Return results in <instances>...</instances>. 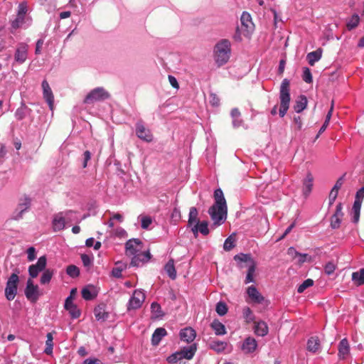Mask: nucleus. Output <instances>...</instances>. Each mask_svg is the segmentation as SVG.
<instances>
[{
  "label": "nucleus",
  "mask_w": 364,
  "mask_h": 364,
  "mask_svg": "<svg viewBox=\"0 0 364 364\" xmlns=\"http://www.w3.org/2000/svg\"><path fill=\"white\" fill-rule=\"evenodd\" d=\"M214 198L215 203L210 207L208 214L214 225H220L226 220L228 214L226 200L220 188L215 190Z\"/></svg>",
  "instance_id": "f257e3e1"
},
{
  "label": "nucleus",
  "mask_w": 364,
  "mask_h": 364,
  "mask_svg": "<svg viewBox=\"0 0 364 364\" xmlns=\"http://www.w3.org/2000/svg\"><path fill=\"white\" fill-rule=\"evenodd\" d=\"M230 42L227 39H222L215 46V60L218 66L228 63L230 57Z\"/></svg>",
  "instance_id": "f03ea898"
},
{
  "label": "nucleus",
  "mask_w": 364,
  "mask_h": 364,
  "mask_svg": "<svg viewBox=\"0 0 364 364\" xmlns=\"http://www.w3.org/2000/svg\"><path fill=\"white\" fill-rule=\"evenodd\" d=\"M290 82L288 79L285 78L282 80L279 89V115L280 117H284L290 105Z\"/></svg>",
  "instance_id": "7ed1b4c3"
},
{
  "label": "nucleus",
  "mask_w": 364,
  "mask_h": 364,
  "mask_svg": "<svg viewBox=\"0 0 364 364\" xmlns=\"http://www.w3.org/2000/svg\"><path fill=\"white\" fill-rule=\"evenodd\" d=\"M28 55L29 45L26 42L18 43L14 50L13 65H23L27 60Z\"/></svg>",
  "instance_id": "20e7f679"
},
{
  "label": "nucleus",
  "mask_w": 364,
  "mask_h": 364,
  "mask_svg": "<svg viewBox=\"0 0 364 364\" xmlns=\"http://www.w3.org/2000/svg\"><path fill=\"white\" fill-rule=\"evenodd\" d=\"M31 199L29 196L24 195L19 198L18 204L11 215V219L19 220L23 218V214L31 208Z\"/></svg>",
  "instance_id": "39448f33"
},
{
  "label": "nucleus",
  "mask_w": 364,
  "mask_h": 364,
  "mask_svg": "<svg viewBox=\"0 0 364 364\" xmlns=\"http://www.w3.org/2000/svg\"><path fill=\"white\" fill-rule=\"evenodd\" d=\"M18 272L12 273L9 277L4 290L5 296L7 300L12 301L17 294L18 284L19 282Z\"/></svg>",
  "instance_id": "423d86ee"
},
{
  "label": "nucleus",
  "mask_w": 364,
  "mask_h": 364,
  "mask_svg": "<svg viewBox=\"0 0 364 364\" xmlns=\"http://www.w3.org/2000/svg\"><path fill=\"white\" fill-rule=\"evenodd\" d=\"M109 97V94L103 87H98L92 90L85 97L84 102L91 104L95 102L103 101Z\"/></svg>",
  "instance_id": "0eeeda50"
},
{
  "label": "nucleus",
  "mask_w": 364,
  "mask_h": 364,
  "mask_svg": "<svg viewBox=\"0 0 364 364\" xmlns=\"http://www.w3.org/2000/svg\"><path fill=\"white\" fill-rule=\"evenodd\" d=\"M24 294L26 299L32 303H36L41 295L38 286L34 284L33 281L31 278L26 282Z\"/></svg>",
  "instance_id": "6e6552de"
},
{
  "label": "nucleus",
  "mask_w": 364,
  "mask_h": 364,
  "mask_svg": "<svg viewBox=\"0 0 364 364\" xmlns=\"http://www.w3.org/2000/svg\"><path fill=\"white\" fill-rule=\"evenodd\" d=\"M73 214L72 211L60 212L55 215L52 221L53 229L55 232L60 231L65 227L66 219Z\"/></svg>",
  "instance_id": "1a4fd4ad"
},
{
  "label": "nucleus",
  "mask_w": 364,
  "mask_h": 364,
  "mask_svg": "<svg viewBox=\"0 0 364 364\" xmlns=\"http://www.w3.org/2000/svg\"><path fill=\"white\" fill-rule=\"evenodd\" d=\"M145 299V294L140 289L134 291L132 296L129 300L127 309L128 310L139 309Z\"/></svg>",
  "instance_id": "9d476101"
},
{
  "label": "nucleus",
  "mask_w": 364,
  "mask_h": 364,
  "mask_svg": "<svg viewBox=\"0 0 364 364\" xmlns=\"http://www.w3.org/2000/svg\"><path fill=\"white\" fill-rule=\"evenodd\" d=\"M46 264L47 258L43 255L38 258L36 264L30 265L28 267V274L31 279L37 277L41 272H43L46 267Z\"/></svg>",
  "instance_id": "9b49d317"
},
{
  "label": "nucleus",
  "mask_w": 364,
  "mask_h": 364,
  "mask_svg": "<svg viewBox=\"0 0 364 364\" xmlns=\"http://www.w3.org/2000/svg\"><path fill=\"white\" fill-rule=\"evenodd\" d=\"M136 135L141 140L150 142L153 140V135L149 130L146 128L143 122L139 121L136 123Z\"/></svg>",
  "instance_id": "f8f14e48"
},
{
  "label": "nucleus",
  "mask_w": 364,
  "mask_h": 364,
  "mask_svg": "<svg viewBox=\"0 0 364 364\" xmlns=\"http://www.w3.org/2000/svg\"><path fill=\"white\" fill-rule=\"evenodd\" d=\"M32 23V18L26 15H17L16 18L11 21V27L14 29H26Z\"/></svg>",
  "instance_id": "ddd939ff"
},
{
  "label": "nucleus",
  "mask_w": 364,
  "mask_h": 364,
  "mask_svg": "<svg viewBox=\"0 0 364 364\" xmlns=\"http://www.w3.org/2000/svg\"><path fill=\"white\" fill-rule=\"evenodd\" d=\"M130 257L132 258L131 265L134 267H139L150 259L151 254L149 251L143 252L141 250Z\"/></svg>",
  "instance_id": "4468645a"
},
{
  "label": "nucleus",
  "mask_w": 364,
  "mask_h": 364,
  "mask_svg": "<svg viewBox=\"0 0 364 364\" xmlns=\"http://www.w3.org/2000/svg\"><path fill=\"white\" fill-rule=\"evenodd\" d=\"M126 255L132 257L141 250V242L139 239H130L125 244Z\"/></svg>",
  "instance_id": "2eb2a0df"
},
{
  "label": "nucleus",
  "mask_w": 364,
  "mask_h": 364,
  "mask_svg": "<svg viewBox=\"0 0 364 364\" xmlns=\"http://www.w3.org/2000/svg\"><path fill=\"white\" fill-rule=\"evenodd\" d=\"M342 210H343L342 204L338 203L336 205L335 213L331 216V227L332 229L339 228L341 223L343 216Z\"/></svg>",
  "instance_id": "dca6fc26"
},
{
  "label": "nucleus",
  "mask_w": 364,
  "mask_h": 364,
  "mask_svg": "<svg viewBox=\"0 0 364 364\" xmlns=\"http://www.w3.org/2000/svg\"><path fill=\"white\" fill-rule=\"evenodd\" d=\"M43 97L49 105L50 109L53 108L54 96L48 82L44 80L42 82Z\"/></svg>",
  "instance_id": "f3484780"
},
{
  "label": "nucleus",
  "mask_w": 364,
  "mask_h": 364,
  "mask_svg": "<svg viewBox=\"0 0 364 364\" xmlns=\"http://www.w3.org/2000/svg\"><path fill=\"white\" fill-rule=\"evenodd\" d=\"M240 21L242 26L245 28L247 32L245 35L248 36L254 28V23L252 21L250 14L246 11H243L240 17Z\"/></svg>",
  "instance_id": "a211bd4d"
},
{
  "label": "nucleus",
  "mask_w": 364,
  "mask_h": 364,
  "mask_svg": "<svg viewBox=\"0 0 364 364\" xmlns=\"http://www.w3.org/2000/svg\"><path fill=\"white\" fill-rule=\"evenodd\" d=\"M64 306L65 309L69 311L73 318H77L80 317V311L74 304L72 296L66 298Z\"/></svg>",
  "instance_id": "6ab92c4d"
},
{
  "label": "nucleus",
  "mask_w": 364,
  "mask_h": 364,
  "mask_svg": "<svg viewBox=\"0 0 364 364\" xmlns=\"http://www.w3.org/2000/svg\"><path fill=\"white\" fill-rule=\"evenodd\" d=\"M257 347V343L256 340L252 337L246 338L242 345V350L245 353H253Z\"/></svg>",
  "instance_id": "aec40b11"
},
{
  "label": "nucleus",
  "mask_w": 364,
  "mask_h": 364,
  "mask_svg": "<svg viewBox=\"0 0 364 364\" xmlns=\"http://www.w3.org/2000/svg\"><path fill=\"white\" fill-rule=\"evenodd\" d=\"M350 353V346L347 338H343L338 345V356L340 360H345Z\"/></svg>",
  "instance_id": "412c9836"
},
{
  "label": "nucleus",
  "mask_w": 364,
  "mask_h": 364,
  "mask_svg": "<svg viewBox=\"0 0 364 364\" xmlns=\"http://www.w3.org/2000/svg\"><path fill=\"white\" fill-rule=\"evenodd\" d=\"M234 260L237 262V264L240 267V268L244 267L242 263H247V267H249V265H251L252 263H255L250 254H237L234 256Z\"/></svg>",
  "instance_id": "4be33fe9"
},
{
  "label": "nucleus",
  "mask_w": 364,
  "mask_h": 364,
  "mask_svg": "<svg viewBox=\"0 0 364 364\" xmlns=\"http://www.w3.org/2000/svg\"><path fill=\"white\" fill-rule=\"evenodd\" d=\"M196 331L191 327L185 328L180 331V338L181 341L187 343L192 342L196 338Z\"/></svg>",
  "instance_id": "5701e85b"
},
{
  "label": "nucleus",
  "mask_w": 364,
  "mask_h": 364,
  "mask_svg": "<svg viewBox=\"0 0 364 364\" xmlns=\"http://www.w3.org/2000/svg\"><path fill=\"white\" fill-rule=\"evenodd\" d=\"M81 294L85 300L90 301L97 296V291L93 285H88L82 289Z\"/></svg>",
  "instance_id": "b1692460"
},
{
  "label": "nucleus",
  "mask_w": 364,
  "mask_h": 364,
  "mask_svg": "<svg viewBox=\"0 0 364 364\" xmlns=\"http://www.w3.org/2000/svg\"><path fill=\"white\" fill-rule=\"evenodd\" d=\"M197 350L196 344L193 343L191 346L183 348L179 353L181 355L182 359L186 358L191 360L193 358Z\"/></svg>",
  "instance_id": "393cba45"
},
{
  "label": "nucleus",
  "mask_w": 364,
  "mask_h": 364,
  "mask_svg": "<svg viewBox=\"0 0 364 364\" xmlns=\"http://www.w3.org/2000/svg\"><path fill=\"white\" fill-rule=\"evenodd\" d=\"M247 294L249 297L257 304H261L264 301V297L260 294L255 286H250L247 289Z\"/></svg>",
  "instance_id": "a878e982"
},
{
  "label": "nucleus",
  "mask_w": 364,
  "mask_h": 364,
  "mask_svg": "<svg viewBox=\"0 0 364 364\" xmlns=\"http://www.w3.org/2000/svg\"><path fill=\"white\" fill-rule=\"evenodd\" d=\"M254 331L257 336L263 337L266 336L269 332L268 326L263 321L255 322L254 326Z\"/></svg>",
  "instance_id": "bb28decb"
},
{
  "label": "nucleus",
  "mask_w": 364,
  "mask_h": 364,
  "mask_svg": "<svg viewBox=\"0 0 364 364\" xmlns=\"http://www.w3.org/2000/svg\"><path fill=\"white\" fill-rule=\"evenodd\" d=\"M232 124L234 128H239L243 126V120L241 119V113L237 108L232 109L230 112Z\"/></svg>",
  "instance_id": "cd10ccee"
},
{
  "label": "nucleus",
  "mask_w": 364,
  "mask_h": 364,
  "mask_svg": "<svg viewBox=\"0 0 364 364\" xmlns=\"http://www.w3.org/2000/svg\"><path fill=\"white\" fill-rule=\"evenodd\" d=\"M167 334L166 330L164 328H157L152 334L151 343L153 346H158L161 339Z\"/></svg>",
  "instance_id": "c85d7f7f"
},
{
  "label": "nucleus",
  "mask_w": 364,
  "mask_h": 364,
  "mask_svg": "<svg viewBox=\"0 0 364 364\" xmlns=\"http://www.w3.org/2000/svg\"><path fill=\"white\" fill-rule=\"evenodd\" d=\"M210 348L218 353H223L228 346V343L218 340H213L209 343Z\"/></svg>",
  "instance_id": "c756f323"
},
{
  "label": "nucleus",
  "mask_w": 364,
  "mask_h": 364,
  "mask_svg": "<svg viewBox=\"0 0 364 364\" xmlns=\"http://www.w3.org/2000/svg\"><path fill=\"white\" fill-rule=\"evenodd\" d=\"M313 181L314 178L312 175L310 173H307L306 177L303 182V193L305 197H307L311 192Z\"/></svg>",
  "instance_id": "7c9ffc66"
},
{
  "label": "nucleus",
  "mask_w": 364,
  "mask_h": 364,
  "mask_svg": "<svg viewBox=\"0 0 364 364\" xmlns=\"http://www.w3.org/2000/svg\"><path fill=\"white\" fill-rule=\"evenodd\" d=\"M307 98L304 95H300L295 102L294 106V111L296 113H300L306 108Z\"/></svg>",
  "instance_id": "2f4dec72"
},
{
  "label": "nucleus",
  "mask_w": 364,
  "mask_h": 364,
  "mask_svg": "<svg viewBox=\"0 0 364 364\" xmlns=\"http://www.w3.org/2000/svg\"><path fill=\"white\" fill-rule=\"evenodd\" d=\"M322 56L321 49H317L307 54L306 59L310 65L313 66L315 63L318 62Z\"/></svg>",
  "instance_id": "473e14b6"
},
{
  "label": "nucleus",
  "mask_w": 364,
  "mask_h": 364,
  "mask_svg": "<svg viewBox=\"0 0 364 364\" xmlns=\"http://www.w3.org/2000/svg\"><path fill=\"white\" fill-rule=\"evenodd\" d=\"M210 326L217 336H223L226 333L225 326L218 320H214L211 323Z\"/></svg>",
  "instance_id": "72a5a7b5"
},
{
  "label": "nucleus",
  "mask_w": 364,
  "mask_h": 364,
  "mask_svg": "<svg viewBox=\"0 0 364 364\" xmlns=\"http://www.w3.org/2000/svg\"><path fill=\"white\" fill-rule=\"evenodd\" d=\"M320 341L318 337H311L307 342V349L312 353H316L320 348Z\"/></svg>",
  "instance_id": "f704fd0d"
},
{
  "label": "nucleus",
  "mask_w": 364,
  "mask_h": 364,
  "mask_svg": "<svg viewBox=\"0 0 364 364\" xmlns=\"http://www.w3.org/2000/svg\"><path fill=\"white\" fill-rule=\"evenodd\" d=\"M164 270L171 279L176 278V270L174 266L173 259H170L164 266Z\"/></svg>",
  "instance_id": "c9c22d12"
},
{
  "label": "nucleus",
  "mask_w": 364,
  "mask_h": 364,
  "mask_svg": "<svg viewBox=\"0 0 364 364\" xmlns=\"http://www.w3.org/2000/svg\"><path fill=\"white\" fill-rule=\"evenodd\" d=\"M94 314L97 321H105L108 318V314L105 311L104 306H98L94 309Z\"/></svg>",
  "instance_id": "e433bc0d"
},
{
  "label": "nucleus",
  "mask_w": 364,
  "mask_h": 364,
  "mask_svg": "<svg viewBox=\"0 0 364 364\" xmlns=\"http://www.w3.org/2000/svg\"><path fill=\"white\" fill-rule=\"evenodd\" d=\"M53 349V333H48L46 335V348L44 353L46 355H51Z\"/></svg>",
  "instance_id": "4c0bfd02"
},
{
  "label": "nucleus",
  "mask_w": 364,
  "mask_h": 364,
  "mask_svg": "<svg viewBox=\"0 0 364 364\" xmlns=\"http://www.w3.org/2000/svg\"><path fill=\"white\" fill-rule=\"evenodd\" d=\"M360 208H361V205L359 204L358 202L353 203L352 210H351V215H352V220L355 223H357L359 221L360 214Z\"/></svg>",
  "instance_id": "58836bf2"
},
{
  "label": "nucleus",
  "mask_w": 364,
  "mask_h": 364,
  "mask_svg": "<svg viewBox=\"0 0 364 364\" xmlns=\"http://www.w3.org/2000/svg\"><path fill=\"white\" fill-rule=\"evenodd\" d=\"M198 212L196 208L191 207L189 210L188 214V226H192L193 224L198 223L199 220L198 219Z\"/></svg>",
  "instance_id": "ea45409f"
},
{
  "label": "nucleus",
  "mask_w": 364,
  "mask_h": 364,
  "mask_svg": "<svg viewBox=\"0 0 364 364\" xmlns=\"http://www.w3.org/2000/svg\"><path fill=\"white\" fill-rule=\"evenodd\" d=\"M352 280L358 286L364 284V269L352 274Z\"/></svg>",
  "instance_id": "a19ab883"
},
{
  "label": "nucleus",
  "mask_w": 364,
  "mask_h": 364,
  "mask_svg": "<svg viewBox=\"0 0 364 364\" xmlns=\"http://www.w3.org/2000/svg\"><path fill=\"white\" fill-rule=\"evenodd\" d=\"M151 311L154 318H159L164 316L161 307L157 302H153L151 304Z\"/></svg>",
  "instance_id": "79ce46f5"
},
{
  "label": "nucleus",
  "mask_w": 364,
  "mask_h": 364,
  "mask_svg": "<svg viewBox=\"0 0 364 364\" xmlns=\"http://www.w3.org/2000/svg\"><path fill=\"white\" fill-rule=\"evenodd\" d=\"M53 271L50 269H45L43 274L41 276L40 282L41 284H48L53 276Z\"/></svg>",
  "instance_id": "37998d69"
},
{
  "label": "nucleus",
  "mask_w": 364,
  "mask_h": 364,
  "mask_svg": "<svg viewBox=\"0 0 364 364\" xmlns=\"http://www.w3.org/2000/svg\"><path fill=\"white\" fill-rule=\"evenodd\" d=\"M255 269H256L255 263H252L251 265H249L247 273V275H246V277L245 279V283L246 284H249V283L255 282L254 275H255Z\"/></svg>",
  "instance_id": "c03bdc74"
},
{
  "label": "nucleus",
  "mask_w": 364,
  "mask_h": 364,
  "mask_svg": "<svg viewBox=\"0 0 364 364\" xmlns=\"http://www.w3.org/2000/svg\"><path fill=\"white\" fill-rule=\"evenodd\" d=\"M360 23V17L358 14H353L347 22V28L349 31L355 28Z\"/></svg>",
  "instance_id": "a18cd8bd"
},
{
  "label": "nucleus",
  "mask_w": 364,
  "mask_h": 364,
  "mask_svg": "<svg viewBox=\"0 0 364 364\" xmlns=\"http://www.w3.org/2000/svg\"><path fill=\"white\" fill-rule=\"evenodd\" d=\"M242 315L246 322L250 323L253 321L255 316L250 307L245 306L242 309Z\"/></svg>",
  "instance_id": "49530a36"
},
{
  "label": "nucleus",
  "mask_w": 364,
  "mask_h": 364,
  "mask_svg": "<svg viewBox=\"0 0 364 364\" xmlns=\"http://www.w3.org/2000/svg\"><path fill=\"white\" fill-rule=\"evenodd\" d=\"M314 280L311 279H307L304 280L297 288L298 293H303L307 288L314 285Z\"/></svg>",
  "instance_id": "de8ad7c7"
},
{
  "label": "nucleus",
  "mask_w": 364,
  "mask_h": 364,
  "mask_svg": "<svg viewBox=\"0 0 364 364\" xmlns=\"http://www.w3.org/2000/svg\"><path fill=\"white\" fill-rule=\"evenodd\" d=\"M66 273L72 278H76L80 274V269L75 265H69L66 269Z\"/></svg>",
  "instance_id": "09e8293b"
},
{
  "label": "nucleus",
  "mask_w": 364,
  "mask_h": 364,
  "mask_svg": "<svg viewBox=\"0 0 364 364\" xmlns=\"http://www.w3.org/2000/svg\"><path fill=\"white\" fill-rule=\"evenodd\" d=\"M215 311L219 316H224L228 311V307L225 303L220 301L216 304Z\"/></svg>",
  "instance_id": "8fccbe9b"
},
{
  "label": "nucleus",
  "mask_w": 364,
  "mask_h": 364,
  "mask_svg": "<svg viewBox=\"0 0 364 364\" xmlns=\"http://www.w3.org/2000/svg\"><path fill=\"white\" fill-rule=\"evenodd\" d=\"M182 360V357L179 351L171 354L166 358V361L170 364L176 363L178 360Z\"/></svg>",
  "instance_id": "3c124183"
},
{
  "label": "nucleus",
  "mask_w": 364,
  "mask_h": 364,
  "mask_svg": "<svg viewBox=\"0 0 364 364\" xmlns=\"http://www.w3.org/2000/svg\"><path fill=\"white\" fill-rule=\"evenodd\" d=\"M141 220V226L143 229H148L150 225L152 223V219L149 216H142L140 215L139 217Z\"/></svg>",
  "instance_id": "603ef678"
},
{
  "label": "nucleus",
  "mask_w": 364,
  "mask_h": 364,
  "mask_svg": "<svg viewBox=\"0 0 364 364\" xmlns=\"http://www.w3.org/2000/svg\"><path fill=\"white\" fill-rule=\"evenodd\" d=\"M198 225L199 228V232L203 235H207L209 234V229H208V223L207 221H199L198 223Z\"/></svg>",
  "instance_id": "864d4df0"
},
{
  "label": "nucleus",
  "mask_w": 364,
  "mask_h": 364,
  "mask_svg": "<svg viewBox=\"0 0 364 364\" xmlns=\"http://www.w3.org/2000/svg\"><path fill=\"white\" fill-rule=\"evenodd\" d=\"M235 247V240L231 237H228L223 244V249L225 251H230Z\"/></svg>",
  "instance_id": "5fc2aeb1"
},
{
  "label": "nucleus",
  "mask_w": 364,
  "mask_h": 364,
  "mask_svg": "<svg viewBox=\"0 0 364 364\" xmlns=\"http://www.w3.org/2000/svg\"><path fill=\"white\" fill-rule=\"evenodd\" d=\"M302 78H303L304 81L307 83H310L312 82V80H313L312 75H311V73L309 68H304V71H303Z\"/></svg>",
  "instance_id": "6e6d98bb"
},
{
  "label": "nucleus",
  "mask_w": 364,
  "mask_h": 364,
  "mask_svg": "<svg viewBox=\"0 0 364 364\" xmlns=\"http://www.w3.org/2000/svg\"><path fill=\"white\" fill-rule=\"evenodd\" d=\"M336 269V265L333 262H329L324 266L325 273L328 275L332 274Z\"/></svg>",
  "instance_id": "4d7b16f0"
},
{
  "label": "nucleus",
  "mask_w": 364,
  "mask_h": 364,
  "mask_svg": "<svg viewBox=\"0 0 364 364\" xmlns=\"http://www.w3.org/2000/svg\"><path fill=\"white\" fill-rule=\"evenodd\" d=\"M364 198V186L360 188L355 194V198L354 202H358L359 204L362 205L363 200Z\"/></svg>",
  "instance_id": "13d9d810"
},
{
  "label": "nucleus",
  "mask_w": 364,
  "mask_h": 364,
  "mask_svg": "<svg viewBox=\"0 0 364 364\" xmlns=\"http://www.w3.org/2000/svg\"><path fill=\"white\" fill-rule=\"evenodd\" d=\"M209 102L213 107H217L220 104V99L215 93H210L209 96Z\"/></svg>",
  "instance_id": "bf43d9fd"
},
{
  "label": "nucleus",
  "mask_w": 364,
  "mask_h": 364,
  "mask_svg": "<svg viewBox=\"0 0 364 364\" xmlns=\"http://www.w3.org/2000/svg\"><path fill=\"white\" fill-rule=\"evenodd\" d=\"M81 260L85 267H90L92 263V259L86 254H82L81 255Z\"/></svg>",
  "instance_id": "052dcab7"
},
{
  "label": "nucleus",
  "mask_w": 364,
  "mask_h": 364,
  "mask_svg": "<svg viewBox=\"0 0 364 364\" xmlns=\"http://www.w3.org/2000/svg\"><path fill=\"white\" fill-rule=\"evenodd\" d=\"M27 258L29 262H32L36 259V249L33 247L28 248Z\"/></svg>",
  "instance_id": "680f3d73"
},
{
  "label": "nucleus",
  "mask_w": 364,
  "mask_h": 364,
  "mask_svg": "<svg viewBox=\"0 0 364 364\" xmlns=\"http://www.w3.org/2000/svg\"><path fill=\"white\" fill-rule=\"evenodd\" d=\"M43 43H44V41L42 38H40L36 41V48H35V54L36 55L41 54V50H42Z\"/></svg>",
  "instance_id": "e2e57ef3"
},
{
  "label": "nucleus",
  "mask_w": 364,
  "mask_h": 364,
  "mask_svg": "<svg viewBox=\"0 0 364 364\" xmlns=\"http://www.w3.org/2000/svg\"><path fill=\"white\" fill-rule=\"evenodd\" d=\"M25 109L26 107H20L16 109L15 117L17 119L21 120L25 117Z\"/></svg>",
  "instance_id": "0e129e2a"
},
{
  "label": "nucleus",
  "mask_w": 364,
  "mask_h": 364,
  "mask_svg": "<svg viewBox=\"0 0 364 364\" xmlns=\"http://www.w3.org/2000/svg\"><path fill=\"white\" fill-rule=\"evenodd\" d=\"M27 12V5L26 3L23 2L20 4L18 6V12L17 15H26Z\"/></svg>",
  "instance_id": "69168bd1"
},
{
  "label": "nucleus",
  "mask_w": 364,
  "mask_h": 364,
  "mask_svg": "<svg viewBox=\"0 0 364 364\" xmlns=\"http://www.w3.org/2000/svg\"><path fill=\"white\" fill-rule=\"evenodd\" d=\"M338 192L336 191H334L331 189L329 196H328V200H329V205H332L334 201L336 200L337 196H338Z\"/></svg>",
  "instance_id": "338daca9"
},
{
  "label": "nucleus",
  "mask_w": 364,
  "mask_h": 364,
  "mask_svg": "<svg viewBox=\"0 0 364 364\" xmlns=\"http://www.w3.org/2000/svg\"><path fill=\"white\" fill-rule=\"evenodd\" d=\"M91 159V153L89 151H85L83 154L82 167L85 168L87 166V162Z\"/></svg>",
  "instance_id": "774afa93"
}]
</instances>
